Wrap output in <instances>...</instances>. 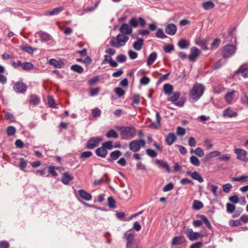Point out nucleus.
<instances>
[{"mask_svg":"<svg viewBox=\"0 0 248 248\" xmlns=\"http://www.w3.org/2000/svg\"><path fill=\"white\" fill-rule=\"evenodd\" d=\"M106 136L107 138L109 139H117L118 138V134L115 130L111 129L106 133Z\"/></svg>","mask_w":248,"mask_h":248,"instance_id":"c9c22d12","label":"nucleus"},{"mask_svg":"<svg viewBox=\"0 0 248 248\" xmlns=\"http://www.w3.org/2000/svg\"><path fill=\"white\" fill-rule=\"evenodd\" d=\"M165 32L170 35H173L176 33L177 27L174 24H169L165 27Z\"/></svg>","mask_w":248,"mask_h":248,"instance_id":"4468645a","label":"nucleus"},{"mask_svg":"<svg viewBox=\"0 0 248 248\" xmlns=\"http://www.w3.org/2000/svg\"><path fill=\"white\" fill-rule=\"evenodd\" d=\"M203 206V204L202 202L195 200L193 203V208L196 210H200L202 209Z\"/></svg>","mask_w":248,"mask_h":248,"instance_id":"a19ab883","label":"nucleus"},{"mask_svg":"<svg viewBox=\"0 0 248 248\" xmlns=\"http://www.w3.org/2000/svg\"><path fill=\"white\" fill-rule=\"evenodd\" d=\"M93 154L91 151H85L82 152L79 156L80 158H87L91 157Z\"/></svg>","mask_w":248,"mask_h":248,"instance_id":"864d4df0","label":"nucleus"},{"mask_svg":"<svg viewBox=\"0 0 248 248\" xmlns=\"http://www.w3.org/2000/svg\"><path fill=\"white\" fill-rule=\"evenodd\" d=\"M101 111L98 108H95L94 109H92V114L94 117H99L101 115Z\"/></svg>","mask_w":248,"mask_h":248,"instance_id":"4d7b16f0","label":"nucleus"},{"mask_svg":"<svg viewBox=\"0 0 248 248\" xmlns=\"http://www.w3.org/2000/svg\"><path fill=\"white\" fill-rule=\"evenodd\" d=\"M232 188V186L230 183H227L222 186L223 191L226 193H228L230 192Z\"/></svg>","mask_w":248,"mask_h":248,"instance_id":"a18cd8bd","label":"nucleus"},{"mask_svg":"<svg viewBox=\"0 0 248 248\" xmlns=\"http://www.w3.org/2000/svg\"><path fill=\"white\" fill-rule=\"evenodd\" d=\"M36 37H39L42 42H46L51 39V35L45 32L39 31L35 34Z\"/></svg>","mask_w":248,"mask_h":248,"instance_id":"f8f14e48","label":"nucleus"},{"mask_svg":"<svg viewBox=\"0 0 248 248\" xmlns=\"http://www.w3.org/2000/svg\"><path fill=\"white\" fill-rule=\"evenodd\" d=\"M190 54L188 56V59L190 61H195L201 53V51L196 47L194 46L190 49Z\"/></svg>","mask_w":248,"mask_h":248,"instance_id":"9b49d317","label":"nucleus"},{"mask_svg":"<svg viewBox=\"0 0 248 248\" xmlns=\"http://www.w3.org/2000/svg\"><path fill=\"white\" fill-rule=\"evenodd\" d=\"M155 117L156 121L153 122L148 127L152 129H158L160 125L161 117L158 112H156L155 113Z\"/></svg>","mask_w":248,"mask_h":248,"instance_id":"dca6fc26","label":"nucleus"},{"mask_svg":"<svg viewBox=\"0 0 248 248\" xmlns=\"http://www.w3.org/2000/svg\"><path fill=\"white\" fill-rule=\"evenodd\" d=\"M232 181L240 182L241 183H246L248 182V175H243L239 177H232Z\"/></svg>","mask_w":248,"mask_h":248,"instance_id":"473e14b6","label":"nucleus"},{"mask_svg":"<svg viewBox=\"0 0 248 248\" xmlns=\"http://www.w3.org/2000/svg\"><path fill=\"white\" fill-rule=\"evenodd\" d=\"M102 146L106 150H111L113 148V146L112 145V141H108L106 142H104L102 143Z\"/></svg>","mask_w":248,"mask_h":248,"instance_id":"49530a36","label":"nucleus"},{"mask_svg":"<svg viewBox=\"0 0 248 248\" xmlns=\"http://www.w3.org/2000/svg\"><path fill=\"white\" fill-rule=\"evenodd\" d=\"M155 163L156 164L158 165L159 167H162V168H164L165 169H166V171L168 173L170 172V169L169 165H168V164L167 163H166L162 160H159L158 159H156L155 161Z\"/></svg>","mask_w":248,"mask_h":248,"instance_id":"c85d7f7f","label":"nucleus"},{"mask_svg":"<svg viewBox=\"0 0 248 248\" xmlns=\"http://www.w3.org/2000/svg\"><path fill=\"white\" fill-rule=\"evenodd\" d=\"M196 44L201 46L205 49L207 48V41L205 40H200L196 41Z\"/></svg>","mask_w":248,"mask_h":248,"instance_id":"680f3d73","label":"nucleus"},{"mask_svg":"<svg viewBox=\"0 0 248 248\" xmlns=\"http://www.w3.org/2000/svg\"><path fill=\"white\" fill-rule=\"evenodd\" d=\"M64 10V8L62 6H61L59 7H57L54 9H52L51 10L47 11L45 13V15L46 16H54L58 15L59 13L61 12Z\"/></svg>","mask_w":248,"mask_h":248,"instance_id":"5701e85b","label":"nucleus"},{"mask_svg":"<svg viewBox=\"0 0 248 248\" xmlns=\"http://www.w3.org/2000/svg\"><path fill=\"white\" fill-rule=\"evenodd\" d=\"M143 39L141 38H138L133 44V46L134 49L137 51H140L141 50L143 45Z\"/></svg>","mask_w":248,"mask_h":248,"instance_id":"cd10ccee","label":"nucleus"},{"mask_svg":"<svg viewBox=\"0 0 248 248\" xmlns=\"http://www.w3.org/2000/svg\"><path fill=\"white\" fill-rule=\"evenodd\" d=\"M241 103L248 106V96L245 94L241 98Z\"/></svg>","mask_w":248,"mask_h":248,"instance_id":"774afa93","label":"nucleus"},{"mask_svg":"<svg viewBox=\"0 0 248 248\" xmlns=\"http://www.w3.org/2000/svg\"><path fill=\"white\" fill-rule=\"evenodd\" d=\"M20 48L21 50L25 51L26 52L30 54H33L34 51L36 50V48H33L32 47L28 45L21 46Z\"/></svg>","mask_w":248,"mask_h":248,"instance_id":"4c0bfd02","label":"nucleus"},{"mask_svg":"<svg viewBox=\"0 0 248 248\" xmlns=\"http://www.w3.org/2000/svg\"><path fill=\"white\" fill-rule=\"evenodd\" d=\"M147 155L151 157H155L157 156V153L152 149H147L146 150Z\"/></svg>","mask_w":248,"mask_h":248,"instance_id":"052dcab7","label":"nucleus"},{"mask_svg":"<svg viewBox=\"0 0 248 248\" xmlns=\"http://www.w3.org/2000/svg\"><path fill=\"white\" fill-rule=\"evenodd\" d=\"M33 65L30 62H24L22 64V68L24 70H30L33 69Z\"/></svg>","mask_w":248,"mask_h":248,"instance_id":"c03bdc74","label":"nucleus"},{"mask_svg":"<svg viewBox=\"0 0 248 248\" xmlns=\"http://www.w3.org/2000/svg\"><path fill=\"white\" fill-rule=\"evenodd\" d=\"M16 132V129L12 126H9L6 129V133L8 136L14 135Z\"/></svg>","mask_w":248,"mask_h":248,"instance_id":"de8ad7c7","label":"nucleus"},{"mask_svg":"<svg viewBox=\"0 0 248 248\" xmlns=\"http://www.w3.org/2000/svg\"><path fill=\"white\" fill-rule=\"evenodd\" d=\"M194 152L197 155L200 157H202L204 155L203 150L200 147L197 148Z\"/></svg>","mask_w":248,"mask_h":248,"instance_id":"bf43d9fd","label":"nucleus"},{"mask_svg":"<svg viewBox=\"0 0 248 248\" xmlns=\"http://www.w3.org/2000/svg\"><path fill=\"white\" fill-rule=\"evenodd\" d=\"M180 96V93L179 92H172L168 95V100L172 102H176Z\"/></svg>","mask_w":248,"mask_h":248,"instance_id":"7c9ffc66","label":"nucleus"},{"mask_svg":"<svg viewBox=\"0 0 248 248\" xmlns=\"http://www.w3.org/2000/svg\"><path fill=\"white\" fill-rule=\"evenodd\" d=\"M234 152L237 155V159L241 160L245 162H248V152L242 149L236 148L234 150Z\"/></svg>","mask_w":248,"mask_h":248,"instance_id":"6e6552de","label":"nucleus"},{"mask_svg":"<svg viewBox=\"0 0 248 248\" xmlns=\"http://www.w3.org/2000/svg\"><path fill=\"white\" fill-rule=\"evenodd\" d=\"M56 167L53 166H49L48 168V171L49 174L53 177H56L58 175L57 173L55 171Z\"/></svg>","mask_w":248,"mask_h":248,"instance_id":"09e8293b","label":"nucleus"},{"mask_svg":"<svg viewBox=\"0 0 248 248\" xmlns=\"http://www.w3.org/2000/svg\"><path fill=\"white\" fill-rule=\"evenodd\" d=\"M173 89V86L169 84H165L163 86V91L165 94H170Z\"/></svg>","mask_w":248,"mask_h":248,"instance_id":"e433bc0d","label":"nucleus"},{"mask_svg":"<svg viewBox=\"0 0 248 248\" xmlns=\"http://www.w3.org/2000/svg\"><path fill=\"white\" fill-rule=\"evenodd\" d=\"M185 233L191 241H195L200 236L199 232H194L190 228L186 229L185 231Z\"/></svg>","mask_w":248,"mask_h":248,"instance_id":"9d476101","label":"nucleus"},{"mask_svg":"<svg viewBox=\"0 0 248 248\" xmlns=\"http://www.w3.org/2000/svg\"><path fill=\"white\" fill-rule=\"evenodd\" d=\"M237 115V113L232 111L230 108H228L226 109L223 113V116L224 117H227L229 118L236 117Z\"/></svg>","mask_w":248,"mask_h":248,"instance_id":"bb28decb","label":"nucleus"},{"mask_svg":"<svg viewBox=\"0 0 248 248\" xmlns=\"http://www.w3.org/2000/svg\"><path fill=\"white\" fill-rule=\"evenodd\" d=\"M73 179V176L70 175L69 172H65L62 173L61 181L63 184L68 185Z\"/></svg>","mask_w":248,"mask_h":248,"instance_id":"f3484780","label":"nucleus"},{"mask_svg":"<svg viewBox=\"0 0 248 248\" xmlns=\"http://www.w3.org/2000/svg\"><path fill=\"white\" fill-rule=\"evenodd\" d=\"M71 69L74 72L80 74L83 72L84 69L82 66L78 64H74L71 66Z\"/></svg>","mask_w":248,"mask_h":248,"instance_id":"ea45409f","label":"nucleus"},{"mask_svg":"<svg viewBox=\"0 0 248 248\" xmlns=\"http://www.w3.org/2000/svg\"><path fill=\"white\" fill-rule=\"evenodd\" d=\"M121 138L128 140L133 138L136 135L135 129L132 126H121L119 127Z\"/></svg>","mask_w":248,"mask_h":248,"instance_id":"f257e3e1","label":"nucleus"},{"mask_svg":"<svg viewBox=\"0 0 248 248\" xmlns=\"http://www.w3.org/2000/svg\"><path fill=\"white\" fill-rule=\"evenodd\" d=\"M115 93L119 97H121L125 94V92L120 87H117L114 90Z\"/></svg>","mask_w":248,"mask_h":248,"instance_id":"603ef678","label":"nucleus"},{"mask_svg":"<svg viewBox=\"0 0 248 248\" xmlns=\"http://www.w3.org/2000/svg\"><path fill=\"white\" fill-rule=\"evenodd\" d=\"M186 242V238L184 236H175L172 239L171 245L172 246H178Z\"/></svg>","mask_w":248,"mask_h":248,"instance_id":"ddd939ff","label":"nucleus"},{"mask_svg":"<svg viewBox=\"0 0 248 248\" xmlns=\"http://www.w3.org/2000/svg\"><path fill=\"white\" fill-rule=\"evenodd\" d=\"M27 89L26 85L22 82H16L13 86L14 91L18 93H24Z\"/></svg>","mask_w":248,"mask_h":248,"instance_id":"1a4fd4ad","label":"nucleus"},{"mask_svg":"<svg viewBox=\"0 0 248 248\" xmlns=\"http://www.w3.org/2000/svg\"><path fill=\"white\" fill-rule=\"evenodd\" d=\"M156 58L157 54L156 52H152L151 53L147 59V65L150 66L153 64Z\"/></svg>","mask_w":248,"mask_h":248,"instance_id":"f704fd0d","label":"nucleus"},{"mask_svg":"<svg viewBox=\"0 0 248 248\" xmlns=\"http://www.w3.org/2000/svg\"><path fill=\"white\" fill-rule=\"evenodd\" d=\"M103 140L101 137H94L90 138L86 143V148L88 149H93L98 146L99 143Z\"/></svg>","mask_w":248,"mask_h":248,"instance_id":"0eeeda50","label":"nucleus"},{"mask_svg":"<svg viewBox=\"0 0 248 248\" xmlns=\"http://www.w3.org/2000/svg\"><path fill=\"white\" fill-rule=\"evenodd\" d=\"M187 173L190 175L191 177L194 180H197L200 183L203 182V179L202 176L197 171H194L193 172L189 171L187 172Z\"/></svg>","mask_w":248,"mask_h":248,"instance_id":"b1692460","label":"nucleus"},{"mask_svg":"<svg viewBox=\"0 0 248 248\" xmlns=\"http://www.w3.org/2000/svg\"><path fill=\"white\" fill-rule=\"evenodd\" d=\"M176 140V137L173 133H170L165 137V142L166 144L170 146Z\"/></svg>","mask_w":248,"mask_h":248,"instance_id":"6ab92c4d","label":"nucleus"},{"mask_svg":"<svg viewBox=\"0 0 248 248\" xmlns=\"http://www.w3.org/2000/svg\"><path fill=\"white\" fill-rule=\"evenodd\" d=\"M27 165V161L24 160L23 158H21L20 159L19 162V168L20 169L23 170L25 171V169Z\"/></svg>","mask_w":248,"mask_h":248,"instance_id":"3c124183","label":"nucleus"},{"mask_svg":"<svg viewBox=\"0 0 248 248\" xmlns=\"http://www.w3.org/2000/svg\"><path fill=\"white\" fill-rule=\"evenodd\" d=\"M229 199L233 204H236L239 202V199L237 195L231 196Z\"/></svg>","mask_w":248,"mask_h":248,"instance_id":"69168bd1","label":"nucleus"},{"mask_svg":"<svg viewBox=\"0 0 248 248\" xmlns=\"http://www.w3.org/2000/svg\"><path fill=\"white\" fill-rule=\"evenodd\" d=\"M235 92V91L232 90L231 91L228 92L226 94L225 96V99L228 104H232V103L233 99Z\"/></svg>","mask_w":248,"mask_h":248,"instance_id":"4be33fe9","label":"nucleus"},{"mask_svg":"<svg viewBox=\"0 0 248 248\" xmlns=\"http://www.w3.org/2000/svg\"><path fill=\"white\" fill-rule=\"evenodd\" d=\"M121 152L119 150H116L111 152L110 154V158H108L109 162H113L114 160H117L121 155Z\"/></svg>","mask_w":248,"mask_h":248,"instance_id":"a878e982","label":"nucleus"},{"mask_svg":"<svg viewBox=\"0 0 248 248\" xmlns=\"http://www.w3.org/2000/svg\"><path fill=\"white\" fill-rule=\"evenodd\" d=\"M235 50L236 49L234 46L230 44L227 45L222 49L223 57L224 58H228L233 55Z\"/></svg>","mask_w":248,"mask_h":248,"instance_id":"423d86ee","label":"nucleus"},{"mask_svg":"<svg viewBox=\"0 0 248 248\" xmlns=\"http://www.w3.org/2000/svg\"><path fill=\"white\" fill-rule=\"evenodd\" d=\"M145 141L144 140H136L129 143V149L134 152H138L141 147H144Z\"/></svg>","mask_w":248,"mask_h":248,"instance_id":"39448f33","label":"nucleus"},{"mask_svg":"<svg viewBox=\"0 0 248 248\" xmlns=\"http://www.w3.org/2000/svg\"><path fill=\"white\" fill-rule=\"evenodd\" d=\"M239 73H240L244 78L248 77V68L246 64L241 65L235 73V74Z\"/></svg>","mask_w":248,"mask_h":248,"instance_id":"a211bd4d","label":"nucleus"},{"mask_svg":"<svg viewBox=\"0 0 248 248\" xmlns=\"http://www.w3.org/2000/svg\"><path fill=\"white\" fill-rule=\"evenodd\" d=\"M189 45V41L185 39L180 40L178 43L179 48L183 49L187 48Z\"/></svg>","mask_w":248,"mask_h":248,"instance_id":"72a5a7b5","label":"nucleus"},{"mask_svg":"<svg viewBox=\"0 0 248 248\" xmlns=\"http://www.w3.org/2000/svg\"><path fill=\"white\" fill-rule=\"evenodd\" d=\"M124 237L127 242V248H141L140 244L137 242L134 239V233L127 232L124 234Z\"/></svg>","mask_w":248,"mask_h":248,"instance_id":"7ed1b4c3","label":"nucleus"},{"mask_svg":"<svg viewBox=\"0 0 248 248\" xmlns=\"http://www.w3.org/2000/svg\"><path fill=\"white\" fill-rule=\"evenodd\" d=\"M203 8L206 10H209L215 7V4L211 1H208L202 4Z\"/></svg>","mask_w":248,"mask_h":248,"instance_id":"58836bf2","label":"nucleus"},{"mask_svg":"<svg viewBox=\"0 0 248 248\" xmlns=\"http://www.w3.org/2000/svg\"><path fill=\"white\" fill-rule=\"evenodd\" d=\"M201 218L205 223L207 227H208L209 229H211L212 228V226L210 221L208 220L207 218L205 216L202 215L201 216Z\"/></svg>","mask_w":248,"mask_h":248,"instance_id":"13d9d810","label":"nucleus"},{"mask_svg":"<svg viewBox=\"0 0 248 248\" xmlns=\"http://www.w3.org/2000/svg\"><path fill=\"white\" fill-rule=\"evenodd\" d=\"M155 36L160 39H165L167 37V35L164 33L163 30L161 29H158L155 33Z\"/></svg>","mask_w":248,"mask_h":248,"instance_id":"79ce46f5","label":"nucleus"},{"mask_svg":"<svg viewBox=\"0 0 248 248\" xmlns=\"http://www.w3.org/2000/svg\"><path fill=\"white\" fill-rule=\"evenodd\" d=\"M140 97L139 95L135 94L133 97L132 105L134 106V105H138L140 103Z\"/></svg>","mask_w":248,"mask_h":248,"instance_id":"e2e57ef3","label":"nucleus"},{"mask_svg":"<svg viewBox=\"0 0 248 248\" xmlns=\"http://www.w3.org/2000/svg\"><path fill=\"white\" fill-rule=\"evenodd\" d=\"M49 64L56 68H61L63 66V62L61 60L51 59L49 60Z\"/></svg>","mask_w":248,"mask_h":248,"instance_id":"412c9836","label":"nucleus"},{"mask_svg":"<svg viewBox=\"0 0 248 248\" xmlns=\"http://www.w3.org/2000/svg\"><path fill=\"white\" fill-rule=\"evenodd\" d=\"M79 196L83 199L87 201H90L92 199V195L84 190L80 189L78 191Z\"/></svg>","mask_w":248,"mask_h":248,"instance_id":"aec40b11","label":"nucleus"},{"mask_svg":"<svg viewBox=\"0 0 248 248\" xmlns=\"http://www.w3.org/2000/svg\"><path fill=\"white\" fill-rule=\"evenodd\" d=\"M40 100L39 98L35 95H31L30 98V102L33 104L36 105L39 104Z\"/></svg>","mask_w":248,"mask_h":248,"instance_id":"6e6d98bb","label":"nucleus"},{"mask_svg":"<svg viewBox=\"0 0 248 248\" xmlns=\"http://www.w3.org/2000/svg\"><path fill=\"white\" fill-rule=\"evenodd\" d=\"M108 205L109 207H110L111 208H115L116 207V205H115L116 202H115L114 199L112 197H108Z\"/></svg>","mask_w":248,"mask_h":248,"instance_id":"5fc2aeb1","label":"nucleus"},{"mask_svg":"<svg viewBox=\"0 0 248 248\" xmlns=\"http://www.w3.org/2000/svg\"><path fill=\"white\" fill-rule=\"evenodd\" d=\"M120 31L123 34H130L131 33L132 30L127 24L123 23L120 28Z\"/></svg>","mask_w":248,"mask_h":248,"instance_id":"2eb2a0df","label":"nucleus"},{"mask_svg":"<svg viewBox=\"0 0 248 248\" xmlns=\"http://www.w3.org/2000/svg\"><path fill=\"white\" fill-rule=\"evenodd\" d=\"M204 87L201 84H196L194 85L190 93V97L195 101H197L203 94Z\"/></svg>","mask_w":248,"mask_h":248,"instance_id":"f03ea898","label":"nucleus"},{"mask_svg":"<svg viewBox=\"0 0 248 248\" xmlns=\"http://www.w3.org/2000/svg\"><path fill=\"white\" fill-rule=\"evenodd\" d=\"M235 209V206L233 204L228 203L226 204V210L229 213H233Z\"/></svg>","mask_w":248,"mask_h":248,"instance_id":"8fccbe9b","label":"nucleus"},{"mask_svg":"<svg viewBox=\"0 0 248 248\" xmlns=\"http://www.w3.org/2000/svg\"><path fill=\"white\" fill-rule=\"evenodd\" d=\"M116 41L112 40L110 42L111 46L114 47L118 48L120 46H124L128 41L129 38L126 35L123 34H119L116 36Z\"/></svg>","mask_w":248,"mask_h":248,"instance_id":"20e7f679","label":"nucleus"},{"mask_svg":"<svg viewBox=\"0 0 248 248\" xmlns=\"http://www.w3.org/2000/svg\"><path fill=\"white\" fill-rule=\"evenodd\" d=\"M95 153L98 156L104 158L107 155L108 152L107 150L102 146V147L96 150Z\"/></svg>","mask_w":248,"mask_h":248,"instance_id":"c756f323","label":"nucleus"},{"mask_svg":"<svg viewBox=\"0 0 248 248\" xmlns=\"http://www.w3.org/2000/svg\"><path fill=\"white\" fill-rule=\"evenodd\" d=\"M110 180L108 178L107 174L105 173L104 175V176L99 179H96L93 182V185L94 186L99 185L104 182H106L107 183H109Z\"/></svg>","mask_w":248,"mask_h":248,"instance_id":"393cba45","label":"nucleus"},{"mask_svg":"<svg viewBox=\"0 0 248 248\" xmlns=\"http://www.w3.org/2000/svg\"><path fill=\"white\" fill-rule=\"evenodd\" d=\"M207 188L210 189V191L212 193L213 195L217 197L218 195L217 194V190L218 187L217 186L214 185L213 184L208 183L207 185Z\"/></svg>","mask_w":248,"mask_h":248,"instance_id":"2f4dec72","label":"nucleus"},{"mask_svg":"<svg viewBox=\"0 0 248 248\" xmlns=\"http://www.w3.org/2000/svg\"><path fill=\"white\" fill-rule=\"evenodd\" d=\"M129 24L131 27L136 28L138 26V19L136 18H132L129 21Z\"/></svg>","mask_w":248,"mask_h":248,"instance_id":"0e129e2a","label":"nucleus"},{"mask_svg":"<svg viewBox=\"0 0 248 248\" xmlns=\"http://www.w3.org/2000/svg\"><path fill=\"white\" fill-rule=\"evenodd\" d=\"M190 163L194 166L199 167L200 165V163L199 159L195 156L192 155L190 158Z\"/></svg>","mask_w":248,"mask_h":248,"instance_id":"37998d69","label":"nucleus"},{"mask_svg":"<svg viewBox=\"0 0 248 248\" xmlns=\"http://www.w3.org/2000/svg\"><path fill=\"white\" fill-rule=\"evenodd\" d=\"M174 187V186L172 183H169L166 185L163 188V190L164 192H168L172 190Z\"/></svg>","mask_w":248,"mask_h":248,"instance_id":"338daca9","label":"nucleus"}]
</instances>
